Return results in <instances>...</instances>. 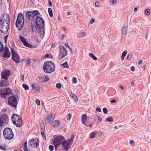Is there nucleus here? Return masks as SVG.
I'll return each instance as SVG.
<instances>
[{
  "label": "nucleus",
  "instance_id": "51",
  "mask_svg": "<svg viewBox=\"0 0 151 151\" xmlns=\"http://www.w3.org/2000/svg\"><path fill=\"white\" fill-rule=\"evenodd\" d=\"M39 80L42 82H45L44 79L42 77L40 78L39 79Z\"/></svg>",
  "mask_w": 151,
  "mask_h": 151
},
{
  "label": "nucleus",
  "instance_id": "32",
  "mask_svg": "<svg viewBox=\"0 0 151 151\" xmlns=\"http://www.w3.org/2000/svg\"><path fill=\"white\" fill-rule=\"evenodd\" d=\"M150 10L149 9H147L145 11V13L146 15L149 16L150 15Z\"/></svg>",
  "mask_w": 151,
  "mask_h": 151
},
{
  "label": "nucleus",
  "instance_id": "3",
  "mask_svg": "<svg viewBox=\"0 0 151 151\" xmlns=\"http://www.w3.org/2000/svg\"><path fill=\"white\" fill-rule=\"evenodd\" d=\"M74 136L73 134H71L70 138L68 139L67 141H63L62 143L63 149L67 151L70 148L73 143Z\"/></svg>",
  "mask_w": 151,
  "mask_h": 151
},
{
  "label": "nucleus",
  "instance_id": "48",
  "mask_svg": "<svg viewBox=\"0 0 151 151\" xmlns=\"http://www.w3.org/2000/svg\"><path fill=\"white\" fill-rule=\"evenodd\" d=\"M35 102L36 104L38 105H39L40 104V101L38 99H36L35 100Z\"/></svg>",
  "mask_w": 151,
  "mask_h": 151
},
{
  "label": "nucleus",
  "instance_id": "39",
  "mask_svg": "<svg viewBox=\"0 0 151 151\" xmlns=\"http://www.w3.org/2000/svg\"><path fill=\"white\" fill-rule=\"evenodd\" d=\"M72 97L76 101H77L78 100V99L77 96L74 94L73 95Z\"/></svg>",
  "mask_w": 151,
  "mask_h": 151
},
{
  "label": "nucleus",
  "instance_id": "30",
  "mask_svg": "<svg viewBox=\"0 0 151 151\" xmlns=\"http://www.w3.org/2000/svg\"><path fill=\"white\" fill-rule=\"evenodd\" d=\"M61 65L64 68H69L68 63L67 62H65L64 63L61 64Z\"/></svg>",
  "mask_w": 151,
  "mask_h": 151
},
{
  "label": "nucleus",
  "instance_id": "46",
  "mask_svg": "<svg viewBox=\"0 0 151 151\" xmlns=\"http://www.w3.org/2000/svg\"><path fill=\"white\" fill-rule=\"evenodd\" d=\"M85 33L84 32H82L80 34V37H83L85 36Z\"/></svg>",
  "mask_w": 151,
  "mask_h": 151
},
{
  "label": "nucleus",
  "instance_id": "43",
  "mask_svg": "<svg viewBox=\"0 0 151 151\" xmlns=\"http://www.w3.org/2000/svg\"><path fill=\"white\" fill-rule=\"evenodd\" d=\"M94 22H95V19H93V18H92V19L91 20H90V21L89 23L91 24H92Z\"/></svg>",
  "mask_w": 151,
  "mask_h": 151
},
{
  "label": "nucleus",
  "instance_id": "29",
  "mask_svg": "<svg viewBox=\"0 0 151 151\" xmlns=\"http://www.w3.org/2000/svg\"><path fill=\"white\" fill-rule=\"evenodd\" d=\"M5 93L7 95L11 93V90L9 88H6L5 90Z\"/></svg>",
  "mask_w": 151,
  "mask_h": 151
},
{
  "label": "nucleus",
  "instance_id": "59",
  "mask_svg": "<svg viewBox=\"0 0 151 151\" xmlns=\"http://www.w3.org/2000/svg\"><path fill=\"white\" fill-rule=\"evenodd\" d=\"M110 102L111 103H116V100H115L113 99V100H111V101Z\"/></svg>",
  "mask_w": 151,
  "mask_h": 151
},
{
  "label": "nucleus",
  "instance_id": "20",
  "mask_svg": "<svg viewBox=\"0 0 151 151\" xmlns=\"http://www.w3.org/2000/svg\"><path fill=\"white\" fill-rule=\"evenodd\" d=\"M87 120V116L86 114H83L82 115V123L85 125Z\"/></svg>",
  "mask_w": 151,
  "mask_h": 151
},
{
  "label": "nucleus",
  "instance_id": "21",
  "mask_svg": "<svg viewBox=\"0 0 151 151\" xmlns=\"http://www.w3.org/2000/svg\"><path fill=\"white\" fill-rule=\"evenodd\" d=\"M60 122L58 120H55L52 122V126L53 127H57L60 124Z\"/></svg>",
  "mask_w": 151,
  "mask_h": 151
},
{
  "label": "nucleus",
  "instance_id": "33",
  "mask_svg": "<svg viewBox=\"0 0 151 151\" xmlns=\"http://www.w3.org/2000/svg\"><path fill=\"white\" fill-rule=\"evenodd\" d=\"M48 12L50 16L51 17H52L53 14L52 9L50 8H49L48 9Z\"/></svg>",
  "mask_w": 151,
  "mask_h": 151
},
{
  "label": "nucleus",
  "instance_id": "57",
  "mask_svg": "<svg viewBox=\"0 0 151 151\" xmlns=\"http://www.w3.org/2000/svg\"><path fill=\"white\" fill-rule=\"evenodd\" d=\"M131 70L132 71H134V67L133 66H132L131 68Z\"/></svg>",
  "mask_w": 151,
  "mask_h": 151
},
{
  "label": "nucleus",
  "instance_id": "40",
  "mask_svg": "<svg viewBox=\"0 0 151 151\" xmlns=\"http://www.w3.org/2000/svg\"><path fill=\"white\" fill-rule=\"evenodd\" d=\"M41 133L42 136L43 137V139L44 140H45L46 139V137L45 134L43 133L42 131H41Z\"/></svg>",
  "mask_w": 151,
  "mask_h": 151
},
{
  "label": "nucleus",
  "instance_id": "47",
  "mask_svg": "<svg viewBox=\"0 0 151 151\" xmlns=\"http://www.w3.org/2000/svg\"><path fill=\"white\" fill-rule=\"evenodd\" d=\"M71 117V115L70 114H68L67 116V120H70V119Z\"/></svg>",
  "mask_w": 151,
  "mask_h": 151
},
{
  "label": "nucleus",
  "instance_id": "45",
  "mask_svg": "<svg viewBox=\"0 0 151 151\" xmlns=\"http://www.w3.org/2000/svg\"><path fill=\"white\" fill-rule=\"evenodd\" d=\"M49 149L51 151H52L54 149V147L53 146L50 145L49 147Z\"/></svg>",
  "mask_w": 151,
  "mask_h": 151
},
{
  "label": "nucleus",
  "instance_id": "1",
  "mask_svg": "<svg viewBox=\"0 0 151 151\" xmlns=\"http://www.w3.org/2000/svg\"><path fill=\"white\" fill-rule=\"evenodd\" d=\"M4 17L3 20H0V29L1 33L5 34L9 29L10 19L8 14H6Z\"/></svg>",
  "mask_w": 151,
  "mask_h": 151
},
{
  "label": "nucleus",
  "instance_id": "35",
  "mask_svg": "<svg viewBox=\"0 0 151 151\" xmlns=\"http://www.w3.org/2000/svg\"><path fill=\"white\" fill-rule=\"evenodd\" d=\"M4 49V47L3 45L0 41V52H2Z\"/></svg>",
  "mask_w": 151,
  "mask_h": 151
},
{
  "label": "nucleus",
  "instance_id": "41",
  "mask_svg": "<svg viewBox=\"0 0 151 151\" xmlns=\"http://www.w3.org/2000/svg\"><path fill=\"white\" fill-rule=\"evenodd\" d=\"M110 1L112 4H115L117 2L116 0H110Z\"/></svg>",
  "mask_w": 151,
  "mask_h": 151
},
{
  "label": "nucleus",
  "instance_id": "61",
  "mask_svg": "<svg viewBox=\"0 0 151 151\" xmlns=\"http://www.w3.org/2000/svg\"><path fill=\"white\" fill-rule=\"evenodd\" d=\"M119 87L122 89V90H123L124 88V87L122 86V85H120L119 86Z\"/></svg>",
  "mask_w": 151,
  "mask_h": 151
},
{
  "label": "nucleus",
  "instance_id": "25",
  "mask_svg": "<svg viewBox=\"0 0 151 151\" xmlns=\"http://www.w3.org/2000/svg\"><path fill=\"white\" fill-rule=\"evenodd\" d=\"M31 27V30L33 32H36L37 30V27L36 25H33V24H32Z\"/></svg>",
  "mask_w": 151,
  "mask_h": 151
},
{
  "label": "nucleus",
  "instance_id": "16",
  "mask_svg": "<svg viewBox=\"0 0 151 151\" xmlns=\"http://www.w3.org/2000/svg\"><path fill=\"white\" fill-rule=\"evenodd\" d=\"M19 39L23 43V45L25 46L30 47H32L31 45L29 44L24 37L22 36H20L19 37Z\"/></svg>",
  "mask_w": 151,
  "mask_h": 151
},
{
  "label": "nucleus",
  "instance_id": "24",
  "mask_svg": "<svg viewBox=\"0 0 151 151\" xmlns=\"http://www.w3.org/2000/svg\"><path fill=\"white\" fill-rule=\"evenodd\" d=\"M97 133V132H93L91 133L90 134V137L91 138H94Z\"/></svg>",
  "mask_w": 151,
  "mask_h": 151
},
{
  "label": "nucleus",
  "instance_id": "14",
  "mask_svg": "<svg viewBox=\"0 0 151 151\" xmlns=\"http://www.w3.org/2000/svg\"><path fill=\"white\" fill-rule=\"evenodd\" d=\"M28 143L31 147H36L39 145V140L37 139H32L28 141Z\"/></svg>",
  "mask_w": 151,
  "mask_h": 151
},
{
  "label": "nucleus",
  "instance_id": "15",
  "mask_svg": "<svg viewBox=\"0 0 151 151\" xmlns=\"http://www.w3.org/2000/svg\"><path fill=\"white\" fill-rule=\"evenodd\" d=\"M10 70H4L1 73V78L5 80H7L8 77L10 75Z\"/></svg>",
  "mask_w": 151,
  "mask_h": 151
},
{
  "label": "nucleus",
  "instance_id": "22",
  "mask_svg": "<svg viewBox=\"0 0 151 151\" xmlns=\"http://www.w3.org/2000/svg\"><path fill=\"white\" fill-rule=\"evenodd\" d=\"M128 27V26L127 27H124L122 29V33L123 35H124L125 36L127 32V28Z\"/></svg>",
  "mask_w": 151,
  "mask_h": 151
},
{
  "label": "nucleus",
  "instance_id": "26",
  "mask_svg": "<svg viewBox=\"0 0 151 151\" xmlns=\"http://www.w3.org/2000/svg\"><path fill=\"white\" fill-rule=\"evenodd\" d=\"M27 142L26 141L25 142L24 144L23 145V149L24 151H28V148L27 145Z\"/></svg>",
  "mask_w": 151,
  "mask_h": 151
},
{
  "label": "nucleus",
  "instance_id": "53",
  "mask_svg": "<svg viewBox=\"0 0 151 151\" xmlns=\"http://www.w3.org/2000/svg\"><path fill=\"white\" fill-rule=\"evenodd\" d=\"M142 60H141L140 59H138V64L139 65L140 64L142 63Z\"/></svg>",
  "mask_w": 151,
  "mask_h": 151
},
{
  "label": "nucleus",
  "instance_id": "34",
  "mask_svg": "<svg viewBox=\"0 0 151 151\" xmlns=\"http://www.w3.org/2000/svg\"><path fill=\"white\" fill-rule=\"evenodd\" d=\"M96 120L97 122H100L102 121V118L99 116H97L96 118Z\"/></svg>",
  "mask_w": 151,
  "mask_h": 151
},
{
  "label": "nucleus",
  "instance_id": "64",
  "mask_svg": "<svg viewBox=\"0 0 151 151\" xmlns=\"http://www.w3.org/2000/svg\"><path fill=\"white\" fill-rule=\"evenodd\" d=\"M65 46L66 47H68V48H69V47H69V46L68 45V44H65Z\"/></svg>",
  "mask_w": 151,
  "mask_h": 151
},
{
  "label": "nucleus",
  "instance_id": "36",
  "mask_svg": "<svg viewBox=\"0 0 151 151\" xmlns=\"http://www.w3.org/2000/svg\"><path fill=\"white\" fill-rule=\"evenodd\" d=\"M132 54L131 53H129L127 56V59L128 60H129L131 59L132 57Z\"/></svg>",
  "mask_w": 151,
  "mask_h": 151
},
{
  "label": "nucleus",
  "instance_id": "9",
  "mask_svg": "<svg viewBox=\"0 0 151 151\" xmlns=\"http://www.w3.org/2000/svg\"><path fill=\"white\" fill-rule=\"evenodd\" d=\"M34 23L35 24L36 23V25L38 28L39 29H42L43 31V33H44V29L43 27L45 25V22L42 18L41 17L38 16Z\"/></svg>",
  "mask_w": 151,
  "mask_h": 151
},
{
  "label": "nucleus",
  "instance_id": "49",
  "mask_svg": "<svg viewBox=\"0 0 151 151\" xmlns=\"http://www.w3.org/2000/svg\"><path fill=\"white\" fill-rule=\"evenodd\" d=\"M76 78L73 77L72 79V82L74 83H76Z\"/></svg>",
  "mask_w": 151,
  "mask_h": 151
},
{
  "label": "nucleus",
  "instance_id": "52",
  "mask_svg": "<svg viewBox=\"0 0 151 151\" xmlns=\"http://www.w3.org/2000/svg\"><path fill=\"white\" fill-rule=\"evenodd\" d=\"M96 111H99V112H101V110L100 108H97L96 109Z\"/></svg>",
  "mask_w": 151,
  "mask_h": 151
},
{
  "label": "nucleus",
  "instance_id": "6",
  "mask_svg": "<svg viewBox=\"0 0 151 151\" xmlns=\"http://www.w3.org/2000/svg\"><path fill=\"white\" fill-rule=\"evenodd\" d=\"M0 115V127L2 128L3 126L5 125L9 122V119L7 115L3 113V112L1 113Z\"/></svg>",
  "mask_w": 151,
  "mask_h": 151
},
{
  "label": "nucleus",
  "instance_id": "42",
  "mask_svg": "<svg viewBox=\"0 0 151 151\" xmlns=\"http://www.w3.org/2000/svg\"><path fill=\"white\" fill-rule=\"evenodd\" d=\"M103 112L105 114H107L108 112V111L107 109L105 108H104L103 109Z\"/></svg>",
  "mask_w": 151,
  "mask_h": 151
},
{
  "label": "nucleus",
  "instance_id": "62",
  "mask_svg": "<svg viewBox=\"0 0 151 151\" xmlns=\"http://www.w3.org/2000/svg\"><path fill=\"white\" fill-rule=\"evenodd\" d=\"M69 49L70 51L71 52V53L72 54L73 53V52L72 51V49L69 47V48H68Z\"/></svg>",
  "mask_w": 151,
  "mask_h": 151
},
{
  "label": "nucleus",
  "instance_id": "11",
  "mask_svg": "<svg viewBox=\"0 0 151 151\" xmlns=\"http://www.w3.org/2000/svg\"><path fill=\"white\" fill-rule=\"evenodd\" d=\"M8 103L9 105L15 108H17V101L16 98L14 96H11L8 99Z\"/></svg>",
  "mask_w": 151,
  "mask_h": 151
},
{
  "label": "nucleus",
  "instance_id": "8",
  "mask_svg": "<svg viewBox=\"0 0 151 151\" xmlns=\"http://www.w3.org/2000/svg\"><path fill=\"white\" fill-rule=\"evenodd\" d=\"M64 140V137L62 135H55L54 136V138L53 140V143L55 148L56 149L57 147Z\"/></svg>",
  "mask_w": 151,
  "mask_h": 151
},
{
  "label": "nucleus",
  "instance_id": "5",
  "mask_svg": "<svg viewBox=\"0 0 151 151\" xmlns=\"http://www.w3.org/2000/svg\"><path fill=\"white\" fill-rule=\"evenodd\" d=\"M13 124L17 127H20L23 124L21 119L17 114H14L12 116Z\"/></svg>",
  "mask_w": 151,
  "mask_h": 151
},
{
  "label": "nucleus",
  "instance_id": "12",
  "mask_svg": "<svg viewBox=\"0 0 151 151\" xmlns=\"http://www.w3.org/2000/svg\"><path fill=\"white\" fill-rule=\"evenodd\" d=\"M12 54V59L13 60L17 63L20 62V59L19 55L13 49L11 48Z\"/></svg>",
  "mask_w": 151,
  "mask_h": 151
},
{
  "label": "nucleus",
  "instance_id": "10",
  "mask_svg": "<svg viewBox=\"0 0 151 151\" xmlns=\"http://www.w3.org/2000/svg\"><path fill=\"white\" fill-rule=\"evenodd\" d=\"M3 135L6 139H11L13 138L14 134L10 128H7L4 129L3 131Z\"/></svg>",
  "mask_w": 151,
  "mask_h": 151
},
{
  "label": "nucleus",
  "instance_id": "37",
  "mask_svg": "<svg viewBox=\"0 0 151 151\" xmlns=\"http://www.w3.org/2000/svg\"><path fill=\"white\" fill-rule=\"evenodd\" d=\"M113 118L111 117H108L107 118H106V121H108V122H112L113 121Z\"/></svg>",
  "mask_w": 151,
  "mask_h": 151
},
{
  "label": "nucleus",
  "instance_id": "44",
  "mask_svg": "<svg viewBox=\"0 0 151 151\" xmlns=\"http://www.w3.org/2000/svg\"><path fill=\"white\" fill-rule=\"evenodd\" d=\"M56 87L58 88H60L61 87V84L59 83L56 84Z\"/></svg>",
  "mask_w": 151,
  "mask_h": 151
},
{
  "label": "nucleus",
  "instance_id": "18",
  "mask_svg": "<svg viewBox=\"0 0 151 151\" xmlns=\"http://www.w3.org/2000/svg\"><path fill=\"white\" fill-rule=\"evenodd\" d=\"M55 117V115L53 114H52L51 115L47 116L46 119L47 120L48 123H50L54 119Z\"/></svg>",
  "mask_w": 151,
  "mask_h": 151
},
{
  "label": "nucleus",
  "instance_id": "27",
  "mask_svg": "<svg viewBox=\"0 0 151 151\" xmlns=\"http://www.w3.org/2000/svg\"><path fill=\"white\" fill-rule=\"evenodd\" d=\"M127 53V50H125L122 53V56H121V59L122 60H123L125 56H126V54Z\"/></svg>",
  "mask_w": 151,
  "mask_h": 151
},
{
  "label": "nucleus",
  "instance_id": "38",
  "mask_svg": "<svg viewBox=\"0 0 151 151\" xmlns=\"http://www.w3.org/2000/svg\"><path fill=\"white\" fill-rule=\"evenodd\" d=\"M23 88H24L25 90H27L29 89V87L26 84H23L22 85Z\"/></svg>",
  "mask_w": 151,
  "mask_h": 151
},
{
  "label": "nucleus",
  "instance_id": "23",
  "mask_svg": "<svg viewBox=\"0 0 151 151\" xmlns=\"http://www.w3.org/2000/svg\"><path fill=\"white\" fill-rule=\"evenodd\" d=\"M6 82L5 80H0V86L2 87L6 86Z\"/></svg>",
  "mask_w": 151,
  "mask_h": 151
},
{
  "label": "nucleus",
  "instance_id": "54",
  "mask_svg": "<svg viewBox=\"0 0 151 151\" xmlns=\"http://www.w3.org/2000/svg\"><path fill=\"white\" fill-rule=\"evenodd\" d=\"M48 80L49 78H48L47 76H45V79H44L45 82L47 81Z\"/></svg>",
  "mask_w": 151,
  "mask_h": 151
},
{
  "label": "nucleus",
  "instance_id": "17",
  "mask_svg": "<svg viewBox=\"0 0 151 151\" xmlns=\"http://www.w3.org/2000/svg\"><path fill=\"white\" fill-rule=\"evenodd\" d=\"M1 55L3 56V57L4 58H8L10 56L9 50L7 47H6L4 54L3 55L1 54Z\"/></svg>",
  "mask_w": 151,
  "mask_h": 151
},
{
  "label": "nucleus",
  "instance_id": "28",
  "mask_svg": "<svg viewBox=\"0 0 151 151\" xmlns=\"http://www.w3.org/2000/svg\"><path fill=\"white\" fill-rule=\"evenodd\" d=\"M89 56L91 57L93 60H97V57L95 56L93 53H89Z\"/></svg>",
  "mask_w": 151,
  "mask_h": 151
},
{
  "label": "nucleus",
  "instance_id": "2",
  "mask_svg": "<svg viewBox=\"0 0 151 151\" xmlns=\"http://www.w3.org/2000/svg\"><path fill=\"white\" fill-rule=\"evenodd\" d=\"M43 69L45 72L46 73H50L55 70V66L52 62H46L44 63Z\"/></svg>",
  "mask_w": 151,
  "mask_h": 151
},
{
  "label": "nucleus",
  "instance_id": "13",
  "mask_svg": "<svg viewBox=\"0 0 151 151\" xmlns=\"http://www.w3.org/2000/svg\"><path fill=\"white\" fill-rule=\"evenodd\" d=\"M59 49V58L60 59H61L67 55V52L65 48L63 46H60Z\"/></svg>",
  "mask_w": 151,
  "mask_h": 151
},
{
  "label": "nucleus",
  "instance_id": "55",
  "mask_svg": "<svg viewBox=\"0 0 151 151\" xmlns=\"http://www.w3.org/2000/svg\"><path fill=\"white\" fill-rule=\"evenodd\" d=\"M64 35L63 34L62 35L60 36V38L62 40L64 38Z\"/></svg>",
  "mask_w": 151,
  "mask_h": 151
},
{
  "label": "nucleus",
  "instance_id": "60",
  "mask_svg": "<svg viewBox=\"0 0 151 151\" xmlns=\"http://www.w3.org/2000/svg\"><path fill=\"white\" fill-rule=\"evenodd\" d=\"M134 142L133 140H131L130 141V143L131 144H132Z\"/></svg>",
  "mask_w": 151,
  "mask_h": 151
},
{
  "label": "nucleus",
  "instance_id": "4",
  "mask_svg": "<svg viewBox=\"0 0 151 151\" xmlns=\"http://www.w3.org/2000/svg\"><path fill=\"white\" fill-rule=\"evenodd\" d=\"M24 17L21 13L18 14L16 22V26L19 30H21L24 24Z\"/></svg>",
  "mask_w": 151,
  "mask_h": 151
},
{
  "label": "nucleus",
  "instance_id": "56",
  "mask_svg": "<svg viewBox=\"0 0 151 151\" xmlns=\"http://www.w3.org/2000/svg\"><path fill=\"white\" fill-rule=\"evenodd\" d=\"M48 3L50 6H52V3L51 2L50 0H48Z\"/></svg>",
  "mask_w": 151,
  "mask_h": 151
},
{
  "label": "nucleus",
  "instance_id": "50",
  "mask_svg": "<svg viewBox=\"0 0 151 151\" xmlns=\"http://www.w3.org/2000/svg\"><path fill=\"white\" fill-rule=\"evenodd\" d=\"M95 5L96 6L99 7V2L97 1H96L95 3Z\"/></svg>",
  "mask_w": 151,
  "mask_h": 151
},
{
  "label": "nucleus",
  "instance_id": "31",
  "mask_svg": "<svg viewBox=\"0 0 151 151\" xmlns=\"http://www.w3.org/2000/svg\"><path fill=\"white\" fill-rule=\"evenodd\" d=\"M1 96L4 99H6L7 95L5 92H1L0 93Z\"/></svg>",
  "mask_w": 151,
  "mask_h": 151
},
{
  "label": "nucleus",
  "instance_id": "7",
  "mask_svg": "<svg viewBox=\"0 0 151 151\" xmlns=\"http://www.w3.org/2000/svg\"><path fill=\"white\" fill-rule=\"evenodd\" d=\"M39 14V13L37 11H29L27 12L26 15L28 19L32 21V22L33 23L38 17V15Z\"/></svg>",
  "mask_w": 151,
  "mask_h": 151
},
{
  "label": "nucleus",
  "instance_id": "58",
  "mask_svg": "<svg viewBox=\"0 0 151 151\" xmlns=\"http://www.w3.org/2000/svg\"><path fill=\"white\" fill-rule=\"evenodd\" d=\"M20 79L21 80L23 81L24 79V75H22L20 77Z\"/></svg>",
  "mask_w": 151,
  "mask_h": 151
},
{
  "label": "nucleus",
  "instance_id": "63",
  "mask_svg": "<svg viewBox=\"0 0 151 151\" xmlns=\"http://www.w3.org/2000/svg\"><path fill=\"white\" fill-rule=\"evenodd\" d=\"M134 10L135 12H136L137 11V7L134 8Z\"/></svg>",
  "mask_w": 151,
  "mask_h": 151
},
{
  "label": "nucleus",
  "instance_id": "19",
  "mask_svg": "<svg viewBox=\"0 0 151 151\" xmlns=\"http://www.w3.org/2000/svg\"><path fill=\"white\" fill-rule=\"evenodd\" d=\"M32 86L33 89H34L35 91H39V86L38 84L37 83H33L32 85Z\"/></svg>",
  "mask_w": 151,
  "mask_h": 151
}]
</instances>
